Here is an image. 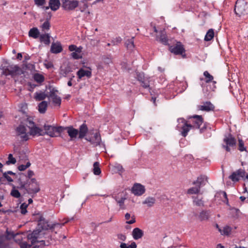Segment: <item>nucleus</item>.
Returning a JSON list of instances; mask_svg holds the SVG:
<instances>
[{
	"label": "nucleus",
	"mask_w": 248,
	"mask_h": 248,
	"mask_svg": "<svg viewBox=\"0 0 248 248\" xmlns=\"http://www.w3.org/2000/svg\"><path fill=\"white\" fill-rule=\"evenodd\" d=\"M31 164L30 162H28L26 165H20L18 166V169L20 171H24L31 166Z\"/></svg>",
	"instance_id": "864d4df0"
},
{
	"label": "nucleus",
	"mask_w": 248,
	"mask_h": 248,
	"mask_svg": "<svg viewBox=\"0 0 248 248\" xmlns=\"http://www.w3.org/2000/svg\"><path fill=\"white\" fill-rule=\"evenodd\" d=\"M49 5L51 10L56 11L61 6L60 1L59 0H49Z\"/></svg>",
	"instance_id": "393cba45"
},
{
	"label": "nucleus",
	"mask_w": 248,
	"mask_h": 248,
	"mask_svg": "<svg viewBox=\"0 0 248 248\" xmlns=\"http://www.w3.org/2000/svg\"><path fill=\"white\" fill-rule=\"evenodd\" d=\"M238 142V149L241 152L246 150V148L244 146V143L243 141L241 139H239Z\"/></svg>",
	"instance_id": "4d7b16f0"
},
{
	"label": "nucleus",
	"mask_w": 248,
	"mask_h": 248,
	"mask_svg": "<svg viewBox=\"0 0 248 248\" xmlns=\"http://www.w3.org/2000/svg\"><path fill=\"white\" fill-rule=\"evenodd\" d=\"M78 52H76L75 51V52H73L72 53H71V56L72 57V58H73L74 59H79L80 58H81V56H80L79 54H78Z\"/></svg>",
	"instance_id": "680f3d73"
},
{
	"label": "nucleus",
	"mask_w": 248,
	"mask_h": 248,
	"mask_svg": "<svg viewBox=\"0 0 248 248\" xmlns=\"http://www.w3.org/2000/svg\"><path fill=\"white\" fill-rule=\"evenodd\" d=\"M6 240L4 235H0V248H7L8 247V244L6 242Z\"/></svg>",
	"instance_id": "a19ab883"
},
{
	"label": "nucleus",
	"mask_w": 248,
	"mask_h": 248,
	"mask_svg": "<svg viewBox=\"0 0 248 248\" xmlns=\"http://www.w3.org/2000/svg\"><path fill=\"white\" fill-rule=\"evenodd\" d=\"M131 191L135 195L140 196L144 193L145 189L144 186L142 185L136 183L132 187Z\"/></svg>",
	"instance_id": "f8f14e48"
},
{
	"label": "nucleus",
	"mask_w": 248,
	"mask_h": 248,
	"mask_svg": "<svg viewBox=\"0 0 248 248\" xmlns=\"http://www.w3.org/2000/svg\"><path fill=\"white\" fill-rule=\"evenodd\" d=\"M15 241L18 243L20 248H31L33 245L28 244L26 242H22L19 239H15Z\"/></svg>",
	"instance_id": "ea45409f"
},
{
	"label": "nucleus",
	"mask_w": 248,
	"mask_h": 248,
	"mask_svg": "<svg viewBox=\"0 0 248 248\" xmlns=\"http://www.w3.org/2000/svg\"><path fill=\"white\" fill-rule=\"evenodd\" d=\"M9 73L7 74L12 76L21 75L24 74V71L17 65H11L8 66Z\"/></svg>",
	"instance_id": "ddd939ff"
},
{
	"label": "nucleus",
	"mask_w": 248,
	"mask_h": 248,
	"mask_svg": "<svg viewBox=\"0 0 248 248\" xmlns=\"http://www.w3.org/2000/svg\"><path fill=\"white\" fill-rule=\"evenodd\" d=\"M134 37H133L131 39L127 40L125 42V46L128 49L132 50L134 48Z\"/></svg>",
	"instance_id": "e433bc0d"
},
{
	"label": "nucleus",
	"mask_w": 248,
	"mask_h": 248,
	"mask_svg": "<svg viewBox=\"0 0 248 248\" xmlns=\"http://www.w3.org/2000/svg\"><path fill=\"white\" fill-rule=\"evenodd\" d=\"M47 96H48V95L46 94L45 93L36 92L35 94L34 98L37 101H42V100H44Z\"/></svg>",
	"instance_id": "72a5a7b5"
},
{
	"label": "nucleus",
	"mask_w": 248,
	"mask_h": 248,
	"mask_svg": "<svg viewBox=\"0 0 248 248\" xmlns=\"http://www.w3.org/2000/svg\"><path fill=\"white\" fill-rule=\"evenodd\" d=\"M81 3H83V5L79 6V10L81 12H83L88 7V5L87 2Z\"/></svg>",
	"instance_id": "052dcab7"
},
{
	"label": "nucleus",
	"mask_w": 248,
	"mask_h": 248,
	"mask_svg": "<svg viewBox=\"0 0 248 248\" xmlns=\"http://www.w3.org/2000/svg\"><path fill=\"white\" fill-rule=\"evenodd\" d=\"M28 85L30 87L29 91L31 92H32L33 89L37 86V85L31 83V82H28Z\"/></svg>",
	"instance_id": "774afa93"
},
{
	"label": "nucleus",
	"mask_w": 248,
	"mask_h": 248,
	"mask_svg": "<svg viewBox=\"0 0 248 248\" xmlns=\"http://www.w3.org/2000/svg\"><path fill=\"white\" fill-rule=\"evenodd\" d=\"M11 195L16 198H19L21 197V194L19 191L16 189V187L12 185V189L10 193Z\"/></svg>",
	"instance_id": "f704fd0d"
},
{
	"label": "nucleus",
	"mask_w": 248,
	"mask_h": 248,
	"mask_svg": "<svg viewBox=\"0 0 248 248\" xmlns=\"http://www.w3.org/2000/svg\"><path fill=\"white\" fill-rule=\"evenodd\" d=\"M69 50L70 51H76V52H78L79 53L81 52V50L80 48L77 47L76 45H71L69 46Z\"/></svg>",
	"instance_id": "603ef678"
},
{
	"label": "nucleus",
	"mask_w": 248,
	"mask_h": 248,
	"mask_svg": "<svg viewBox=\"0 0 248 248\" xmlns=\"http://www.w3.org/2000/svg\"><path fill=\"white\" fill-rule=\"evenodd\" d=\"M126 199L125 198H121V199L119 201H117V202L119 204V205L122 208H124L123 207H122V206L124 205V201Z\"/></svg>",
	"instance_id": "69168bd1"
},
{
	"label": "nucleus",
	"mask_w": 248,
	"mask_h": 248,
	"mask_svg": "<svg viewBox=\"0 0 248 248\" xmlns=\"http://www.w3.org/2000/svg\"><path fill=\"white\" fill-rule=\"evenodd\" d=\"M169 50L175 55H182L185 52L183 45L180 42H177L175 46H170Z\"/></svg>",
	"instance_id": "9d476101"
},
{
	"label": "nucleus",
	"mask_w": 248,
	"mask_h": 248,
	"mask_svg": "<svg viewBox=\"0 0 248 248\" xmlns=\"http://www.w3.org/2000/svg\"><path fill=\"white\" fill-rule=\"evenodd\" d=\"M85 139L87 141H90L92 144L96 146L99 145L101 140L100 135L98 132H95V133H93V136L91 137H87L85 138Z\"/></svg>",
	"instance_id": "2eb2a0df"
},
{
	"label": "nucleus",
	"mask_w": 248,
	"mask_h": 248,
	"mask_svg": "<svg viewBox=\"0 0 248 248\" xmlns=\"http://www.w3.org/2000/svg\"><path fill=\"white\" fill-rule=\"evenodd\" d=\"M157 40L164 45H170L169 40L167 39L166 33L164 31L160 32V35L158 36Z\"/></svg>",
	"instance_id": "bb28decb"
},
{
	"label": "nucleus",
	"mask_w": 248,
	"mask_h": 248,
	"mask_svg": "<svg viewBox=\"0 0 248 248\" xmlns=\"http://www.w3.org/2000/svg\"><path fill=\"white\" fill-rule=\"evenodd\" d=\"M34 175V172L31 170H29L28 171L27 175H25L24 177V180H31L32 179L31 177Z\"/></svg>",
	"instance_id": "6e6d98bb"
},
{
	"label": "nucleus",
	"mask_w": 248,
	"mask_h": 248,
	"mask_svg": "<svg viewBox=\"0 0 248 248\" xmlns=\"http://www.w3.org/2000/svg\"><path fill=\"white\" fill-rule=\"evenodd\" d=\"M62 51V47L60 42H57V43L53 42L52 43L50 51L52 53L57 54L61 52Z\"/></svg>",
	"instance_id": "aec40b11"
},
{
	"label": "nucleus",
	"mask_w": 248,
	"mask_h": 248,
	"mask_svg": "<svg viewBox=\"0 0 248 248\" xmlns=\"http://www.w3.org/2000/svg\"><path fill=\"white\" fill-rule=\"evenodd\" d=\"M50 36L49 34H43L40 35V41L45 44L48 45L50 44Z\"/></svg>",
	"instance_id": "cd10ccee"
},
{
	"label": "nucleus",
	"mask_w": 248,
	"mask_h": 248,
	"mask_svg": "<svg viewBox=\"0 0 248 248\" xmlns=\"http://www.w3.org/2000/svg\"><path fill=\"white\" fill-rule=\"evenodd\" d=\"M177 121L179 123L177 126V129L181 128L182 129L181 131L182 136L184 137H186L190 130L193 128L192 124H188L187 121L182 118L178 119Z\"/></svg>",
	"instance_id": "423d86ee"
},
{
	"label": "nucleus",
	"mask_w": 248,
	"mask_h": 248,
	"mask_svg": "<svg viewBox=\"0 0 248 248\" xmlns=\"http://www.w3.org/2000/svg\"><path fill=\"white\" fill-rule=\"evenodd\" d=\"M214 36V31L212 29H209L207 32L205 37L204 40L206 41H209L211 40Z\"/></svg>",
	"instance_id": "4c0bfd02"
},
{
	"label": "nucleus",
	"mask_w": 248,
	"mask_h": 248,
	"mask_svg": "<svg viewBox=\"0 0 248 248\" xmlns=\"http://www.w3.org/2000/svg\"><path fill=\"white\" fill-rule=\"evenodd\" d=\"M2 175H3V177H2L4 179L3 181H4L5 179H6L8 182H13V179L11 177H10L8 175H14V176H16V177H17V175L16 174V173L15 172H13V171H12L11 170H8L7 171H6L4 172H2Z\"/></svg>",
	"instance_id": "a878e982"
},
{
	"label": "nucleus",
	"mask_w": 248,
	"mask_h": 248,
	"mask_svg": "<svg viewBox=\"0 0 248 248\" xmlns=\"http://www.w3.org/2000/svg\"><path fill=\"white\" fill-rule=\"evenodd\" d=\"M103 62L106 64H109L112 62L110 57L103 56L102 58Z\"/></svg>",
	"instance_id": "13d9d810"
},
{
	"label": "nucleus",
	"mask_w": 248,
	"mask_h": 248,
	"mask_svg": "<svg viewBox=\"0 0 248 248\" xmlns=\"http://www.w3.org/2000/svg\"><path fill=\"white\" fill-rule=\"evenodd\" d=\"M28 206V204L26 203H23L21 204L20 208L21 209V213L23 215H25L27 213V208Z\"/></svg>",
	"instance_id": "8fccbe9b"
},
{
	"label": "nucleus",
	"mask_w": 248,
	"mask_h": 248,
	"mask_svg": "<svg viewBox=\"0 0 248 248\" xmlns=\"http://www.w3.org/2000/svg\"><path fill=\"white\" fill-rule=\"evenodd\" d=\"M137 78L140 82L141 86L144 88H149V90L151 89L149 85V80L148 78H145L143 73H136Z\"/></svg>",
	"instance_id": "9b49d317"
},
{
	"label": "nucleus",
	"mask_w": 248,
	"mask_h": 248,
	"mask_svg": "<svg viewBox=\"0 0 248 248\" xmlns=\"http://www.w3.org/2000/svg\"><path fill=\"white\" fill-rule=\"evenodd\" d=\"M40 35L39 30L37 28H33L31 29L29 32V36L34 39L37 38Z\"/></svg>",
	"instance_id": "c85d7f7f"
},
{
	"label": "nucleus",
	"mask_w": 248,
	"mask_h": 248,
	"mask_svg": "<svg viewBox=\"0 0 248 248\" xmlns=\"http://www.w3.org/2000/svg\"><path fill=\"white\" fill-rule=\"evenodd\" d=\"M218 231L222 235H228L231 233L232 228L228 226H226L222 229H218Z\"/></svg>",
	"instance_id": "473e14b6"
},
{
	"label": "nucleus",
	"mask_w": 248,
	"mask_h": 248,
	"mask_svg": "<svg viewBox=\"0 0 248 248\" xmlns=\"http://www.w3.org/2000/svg\"><path fill=\"white\" fill-rule=\"evenodd\" d=\"M47 107V103L46 101H43L38 105V110L41 113H44L46 111Z\"/></svg>",
	"instance_id": "c756f323"
},
{
	"label": "nucleus",
	"mask_w": 248,
	"mask_h": 248,
	"mask_svg": "<svg viewBox=\"0 0 248 248\" xmlns=\"http://www.w3.org/2000/svg\"><path fill=\"white\" fill-rule=\"evenodd\" d=\"M143 231L139 228H135L133 229L132 235L135 240H138L143 236Z\"/></svg>",
	"instance_id": "4be33fe9"
},
{
	"label": "nucleus",
	"mask_w": 248,
	"mask_h": 248,
	"mask_svg": "<svg viewBox=\"0 0 248 248\" xmlns=\"http://www.w3.org/2000/svg\"><path fill=\"white\" fill-rule=\"evenodd\" d=\"M195 187H192L188 189L187 194L189 195L199 194L201 190V188L197 185Z\"/></svg>",
	"instance_id": "2f4dec72"
},
{
	"label": "nucleus",
	"mask_w": 248,
	"mask_h": 248,
	"mask_svg": "<svg viewBox=\"0 0 248 248\" xmlns=\"http://www.w3.org/2000/svg\"><path fill=\"white\" fill-rule=\"evenodd\" d=\"M34 80L39 83H42L45 80V78L43 75L35 73L33 75Z\"/></svg>",
	"instance_id": "58836bf2"
},
{
	"label": "nucleus",
	"mask_w": 248,
	"mask_h": 248,
	"mask_svg": "<svg viewBox=\"0 0 248 248\" xmlns=\"http://www.w3.org/2000/svg\"><path fill=\"white\" fill-rule=\"evenodd\" d=\"M19 177L17 179L19 186H17V188L20 190L25 189L28 194H36L40 191L39 183L37 182L35 178H32L31 180H24L25 174L20 172L18 174Z\"/></svg>",
	"instance_id": "f03ea898"
},
{
	"label": "nucleus",
	"mask_w": 248,
	"mask_h": 248,
	"mask_svg": "<svg viewBox=\"0 0 248 248\" xmlns=\"http://www.w3.org/2000/svg\"><path fill=\"white\" fill-rule=\"evenodd\" d=\"M72 72V68L69 63H64L60 68V74L63 77Z\"/></svg>",
	"instance_id": "f3484780"
},
{
	"label": "nucleus",
	"mask_w": 248,
	"mask_h": 248,
	"mask_svg": "<svg viewBox=\"0 0 248 248\" xmlns=\"http://www.w3.org/2000/svg\"><path fill=\"white\" fill-rule=\"evenodd\" d=\"M8 159L6 162V164L7 165H10V164H15L16 163V159L11 154L8 155Z\"/></svg>",
	"instance_id": "de8ad7c7"
},
{
	"label": "nucleus",
	"mask_w": 248,
	"mask_h": 248,
	"mask_svg": "<svg viewBox=\"0 0 248 248\" xmlns=\"http://www.w3.org/2000/svg\"><path fill=\"white\" fill-rule=\"evenodd\" d=\"M25 122L26 123L27 126L29 127L30 129V127H32L34 125H35L36 124L33 122L32 120L31 119V117L28 118L26 120Z\"/></svg>",
	"instance_id": "3c124183"
},
{
	"label": "nucleus",
	"mask_w": 248,
	"mask_h": 248,
	"mask_svg": "<svg viewBox=\"0 0 248 248\" xmlns=\"http://www.w3.org/2000/svg\"><path fill=\"white\" fill-rule=\"evenodd\" d=\"M240 177L243 178L245 181H248V174H246L245 171L242 169L237 170L229 176V178L233 182L238 181Z\"/></svg>",
	"instance_id": "6e6552de"
},
{
	"label": "nucleus",
	"mask_w": 248,
	"mask_h": 248,
	"mask_svg": "<svg viewBox=\"0 0 248 248\" xmlns=\"http://www.w3.org/2000/svg\"><path fill=\"white\" fill-rule=\"evenodd\" d=\"M16 138L20 141H26L29 140L28 134L27 133V129L23 124H19L16 129Z\"/></svg>",
	"instance_id": "20e7f679"
},
{
	"label": "nucleus",
	"mask_w": 248,
	"mask_h": 248,
	"mask_svg": "<svg viewBox=\"0 0 248 248\" xmlns=\"http://www.w3.org/2000/svg\"><path fill=\"white\" fill-rule=\"evenodd\" d=\"M29 134L32 136L36 135L44 136V131L42 128L37 126L35 124L32 127H30Z\"/></svg>",
	"instance_id": "a211bd4d"
},
{
	"label": "nucleus",
	"mask_w": 248,
	"mask_h": 248,
	"mask_svg": "<svg viewBox=\"0 0 248 248\" xmlns=\"http://www.w3.org/2000/svg\"><path fill=\"white\" fill-rule=\"evenodd\" d=\"M23 65L25 66L26 69H28L31 71L35 70V66L33 64L27 63V62H26V63H24Z\"/></svg>",
	"instance_id": "bf43d9fd"
},
{
	"label": "nucleus",
	"mask_w": 248,
	"mask_h": 248,
	"mask_svg": "<svg viewBox=\"0 0 248 248\" xmlns=\"http://www.w3.org/2000/svg\"><path fill=\"white\" fill-rule=\"evenodd\" d=\"M117 237L119 239L124 241L126 239V236L122 233H119L117 234Z\"/></svg>",
	"instance_id": "338daca9"
},
{
	"label": "nucleus",
	"mask_w": 248,
	"mask_h": 248,
	"mask_svg": "<svg viewBox=\"0 0 248 248\" xmlns=\"http://www.w3.org/2000/svg\"><path fill=\"white\" fill-rule=\"evenodd\" d=\"M207 177L205 176L201 175L198 177L197 180L193 182V184L197 185L201 188V186H205L207 182Z\"/></svg>",
	"instance_id": "412c9836"
},
{
	"label": "nucleus",
	"mask_w": 248,
	"mask_h": 248,
	"mask_svg": "<svg viewBox=\"0 0 248 248\" xmlns=\"http://www.w3.org/2000/svg\"><path fill=\"white\" fill-rule=\"evenodd\" d=\"M193 203L197 206H202L203 205V202L202 198H199L198 197H193Z\"/></svg>",
	"instance_id": "37998d69"
},
{
	"label": "nucleus",
	"mask_w": 248,
	"mask_h": 248,
	"mask_svg": "<svg viewBox=\"0 0 248 248\" xmlns=\"http://www.w3.org/2000/svg\"><path fill=\"white\" fill-rule=\"evenodd\" d=\"M203 75L206 78L205 81L206 83H208L212 81L214 78L213 77L212 75H211L207 71L204 72Z\"/></svg>",
	"instance_id": "09e8293b"
},
{
	"label": "nucleus",
	"mask_w": 248,
	"mask_h": 248,
	"mask_svg": "<svg viewBox=\"0 0 248 248\" xmlns=\"http://www.w3.org/2000/svg\"><path fill=\"white\" fill-rule=\"evenodd\" d=\"M88 131V128L87 125L85 124H83L79 127L78 138L80 139H83L86 136Z\"/></svg>",
	"instance_id": "b1692460"
},
{
	"label": "nucleus",
	"mask_w": 248,
	"mask_h": 248,
	"mask_svg": "<svg viewBox=\"0 0 248 248\" xmlns=\"http://www.w3.org/2000/svg\"><path fill=\"white\" fill-rule=\"evenodd\" d=\"M64 130H67L68 135L71 138V140L76 138L78 134V130L73 127V126H69L63 127Z\"/></svg>",
	"instance_id": "6ab92c4d"
},
{
	"label": "nucleus",
	"mask_w": 248,
	"mask_h": 248,
	"mask_svg": "<svg viewBox=\"0 0 248 248\" xmlns=\"http://www.w3.org/2000/svg\"><path fill=\"white\" fill-rule=\"evenodd\" d=\"M2 70L3 71H2L3 75H4L5 76L9 75V74H7L8 73H9V68H8V67H2Z\"/></svg>",
	"instance_id": "0e129e2a"
},
{
	"label": "nucleus",
	"mask_w": 248,
	"mask_h": 248,
	"mask_svg": "<svg viewBox=\"0 0 248 248\" xmlns=\"http://www.w3.org/2000/svg\"><path fill=\"white\" fill-rule=\"evenodd\" d=\"M62 7L67 11H73L79 6V2L77 0H62Z\"/></svg>",
	"instance_id": "0eeeda50"
},
{
	"label": "nucleus",
	"mask_w": 248,
	"mask_h": 248,
	"mask_svg": "<svg viewBox=\"0 0 248 248\" xmlns=\"http://www.w3.org/2000/svg\"><path fill=\"white\" fill-rule=\"evenodd\" d=\"M234 11L239 16L246 15L248 11L247 2L244 0H237L235 3Z\"/></svg>",
	"instance_id": "39448f33"
},
{
	"label": "nucleus",
	"mask_w": 248,
	"mask_h": 248,
	"mask_svg": "<svg viewBox=\"0 0 248 248\" xmlns=\"http://www.w3.org/2000/svg\"><path fill=\"white\" fill-rule=\"evenodd\" d=\"M155 202V200L153 198H147L143 202V204H147L148 206L151 207L153 206Z\"/></svg>",
	"instance_id": "c03bdc74"
},
{
	"label": "nucleus",
	"mask_w": 248,
	"mask_h": 248,
	"mask_svg": "<svg viewBox=\"0 0 248 248\" xmlns=\"http://www.w3.org/2000/svg\"><path fill=\"white\" fill-rule=\"evenodd\" d=\"M74 219V217L64 218L65 222L62 223H53L52 225H49L48 223V221L45 220L43 217L41 216L38 220V229L34 230L31 233H29L27 235V239L30 240L31 243V245H34L36 243H41L43 246H48L50 243L48 241H46V243L45 240H38V239H41L43 238L42 235H44L45 233L42 232L43 230H50L53 231L54 228L57 226H60L62 227L64 225V224L68 222L70 220Z\"/></svg>",
	"instance_id": "f257e3e1"
},
{
	"label": "nucleus",
	"mask_w": 248,
	"mask_h": 248,
	"mask_svg": "<svg viewBox=\"0 0 248 248\" xmlns=\"http://www.w3.org/2000/svg\"><path fill=\"white\" fill-rule=\"evenodd\" d=\"M49 19L47 18L46 20L42 25L41 28L43 31L49 30L50 27V24L48 21Z\"/></svg>",
	"instance_id": "49530a36"
},
{
	"label": "nucleus",
	"mask_w": 248,
	"mask_h": 248,
	"mask_svg": "<svg viewBox=\"0 0 248 248\" xmlns=\"http://www.w3.org/2000/svg\"><path fill=\"white\" fill-rule=\"evenodd\" d=\"M223 141L226 143V145H223V147L228 152L230 151V147H233L236 144L235 139L232 135H229L228 136H226Z\"/></svg>",
	"instance_id": "1a4fd4ad"
},
{
	"label": "nucleus",
	"mask_w": 248,
	"mask_h": 248,
	"mask_svg": "<svg viewBox=\"0 0 248 248\" xmlns=\"http://www.w3.org/2000/svg\"><path fill=\"white\" fill-rule=\"evenodd\" d=\"M93 173L95 175H99L101 172V170L99 168V163L98 162H95L93 164Z\"/></svg>",
	"instance_id": "79ce46f5"
},
{
	"label": "nucleus",
	"mask_w": 248,
	"mask_h": 248,
	"mask_svg": "<svg viewBox=\"0 0 248 248\" xmlns=\"http://www.w3.org/2000/svg\"><path fill=\"white\" fill-rule=\"evenodd\" d=\"M209 217V213L207 211H202L199 216V218L201 221H204L207 220Z\"/></svg>",
	"instance_id": "c9c22d12"
},
{
	"label": "nucleus",
	"mask_w": 248,
	"mask_h": 248,
	"mask_svg": "<svg viewBox=\"0 0 248 248\" xmlns=\"http://www.w3.org/2000/svg\"><path fill=\"white\" fill-rule=\"evenodd\" d=\"M77 75L78 78L81 79L82 78L86 76L88 78H90L92 76V72L89 70H86L83 68H80L77 72Z\"/></svg>",
	"instance_id": "5701e85b"
},
{
	"label": "nucleus",
	"mask_w": 248,
	"mask_h": 248,
	"mask_svg": "<svg viewBox=\"0 0 248 248\" xmlns=\"http://www.w3.org/2000/svg\"><path fill=\"white\" fill-rule=\"evenodd\" d=\"M191 118V122L193 124L192 127L193 128H199L200 126L203 123V119L202 116L200 115H194Z\"/></svg>",
	"instance_id": "4468645a"
},
{
	"label": "nucleus",
	"mask_w": 248,
	"mask_h": 248,
	"mask_svg": "<svg viewBox=\"0 0 248 248\" xmlns=\"http://www.w3.org/2000/svg\"><path fill=\"white\" fill-rule=\"evenodd\" d=\"M52 99V102L55 105H57L60 106L61 104V98L58 95L53 97Z\"/></svg>",
	"instance_id": "5fc2aeb1"
},
{
	"label": "nucleus",
	"mask_w": 248,
	"mask_h": 248,
	"mask_svg": "<svg viewBox=\"0 0 248 248\" xmlns=\"http://www.w3.org/2000/svg\"><path fill=\"white\" fill-rule=\"evenodd\" d=\"M5 233L6 235H4V237H5V239H6L7 240H10L12 238L16 239V236L18 235V233L15 234L13 232L8 231V229H7Z\"/></svg>",
	"instance_id": "7c9ffc66"
},
{
	"label": "nucleus",
	"mask_w": 248,
	"mask_h": 248,
	"mask_svg": "<svg viewBox=\"0 0 248 248\" xmlns=\"http://www.w3.org/2000/svg\"><path fill=\"white\" fill-rule=\"evenodd\" d=\"M44 131V136L48 135L51 137L58 136L64 130V128L62 126L55 127L50 125L45 124Z\"/></svg>",
	"instance_id": "7ed1b4c3"
},
{
	"label": "nucleus",
	"mask_w": 248,
	"mask_h": 248,
	"mask_svg": "<svg viewBox=\"0 0 248 248\" xmlns=\"http://www.w3.org/2000/svg\"><path fill=\"white\" fill-rule=\"evenodd\" d=\"M198 108L199 110L205 111H213L215 107L209 101H206L201 105L198 106Z\"/></svg>",
	"instance_id": "dca6fc26"
},
{
	"label": "nucleus",
	"mask_w": 248,
	"mask_h": 248,
	"mask_svg": "<svg viewBox=\"0 0 248 248\" xmlns=\"http://www.w3.org/2000/svg\"><path fill=\"white\" fill-rule=\"evenodd\" d=\"M34 1L37 6H43L46 3V0H34Z\"/></svg>",
	"instance_id": "e2e57ef3"
},
{
	"label": "nucleus",
	"mask_w": 248,
	"mask_h": 248,
	"mask_svg": "<svg viewBox=\"0 0 248 248\" xmlns=\"http://www.w3.org/2000/svg\"><path fill=\"white\" fill-rule=\"evenodd\" d=\"M18 154L21 160L26 161L29 160L28 156L24 151H18Z\"/></svg>",
	"instance_id": "a18cd8bd"
}]
</instances>
